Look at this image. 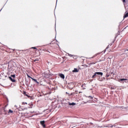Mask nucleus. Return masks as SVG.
Listing matches in <instances>:
<instances>
[{"label": "nucleus", "instance_id": "1", "mask_svg": "<svg viewBox=\"0 0 128 128\" xmlns=\"http://www.w3.org/2000/svg\"><path fill=\"white\" fill-rule=\"evenodd\" d=\"M1 114H8V111L6 110V108H3L1 109Z\"/></svg>", "mask_w": 128, "mask_h": 128}, {"label": "nucleus", "instance_id": "2", "mask_svg": "<svg viewBox=\"0 0 128 128\" xmlns=\"http://www.w3.org/2000/svg\"><path fill=\"white\" fill-rule=\"evenodd\" d=\"M98 74H100V76H102L103 74L102 72H96L94 76H92V78H96L98 76Z\"/></svg>", "mask_w": 128, "mask_h": 128}, {"label": "nucleus", "instance_id": "3", "mask_svg": "<svg viewBox=\"0 0 128 128\" xmlns=\"http://www.w3.org/2000/svg\"><path fill=\"white\" fill-rule=\"evenodd\" d=\"M28 78H31V80H34V82H35L37 83L38 84H40V82H38V80H36V79H34V78L28 76Z\"/></svg>", "mask_w": 128, "mask_h": 128}, {"label": "nucleus", "instance_id": "4", "mask_svg": "<svg viewBox=\"0 0 128 128\" xmlns=\"http://www.w3.org/2000/svg\"><path fill=\"white\" fill-rule=\"evenodd\" d=\"M44 120H42L40 122V124L43 126V128H46V125L44 124Z\"/></svg>", "mask_w": 128, "mask_h": 128}, {"label": "nucleus", "instance_id": "5", "mask_svg": "<svg viewBox=\"0 0 128 128\" xmlns=\"http://www.w3.org/2000/svg\"><path fill=\"white\" fill-rule=\"evenodd\" d=\"M99 54H100V53H97L96 54H94L93 56L90 58H94L98 56H99Z\"/></svg>", "mask_w": 128, "mask_h": 128}, {"label": "nucleus", "instance_id": "6", "mask_svg": "<svg viewBox=\"0 0 128 128\" xmlns=\"http://www.w3.org/2000/svg\"><path fill=\"white\" fill-rule=\"evenodd\" d=\"M9 78L11 80V82H16V80L12 79V77H9Z\"/></svg>", "mask_w": 128, "mask_h": 128}, {"label": "nucleus", "instance_id": "7", "mask_svg": "<svg viewBox=\"0 0 128 128\" xmlns=\"http://www.w3.org/2000/svg\"><path fill=\"white\" fill-rule=\"evenodd\" d=\"M59 76L62 78H64V74H60Z\"/></svg>", "mask_w": 128, "mask_h": 128}, {"label": "nucleus", "instance_id": "8", "mask_svg": "<svg viewBox=\"0 0 128 128\" xmlns=\"http://www.w3.org/2000/svg\"><path fill=\"white\" fill-rule=\"evenodd\" d=\"M128 12H125V14H124V18H128Z\"/></svg>", "mask_w": 128, "mask_h": 128}, {"label": "nucleus", "instance_id": "9", "mask_svg": "<svg viewBox=\"0 0 128 128\" xmlns=\"http://www.w3.org/2000/svg\"><path fill=\"white\" fill-rule=\"evenodd\" d=\"M69 106H76V103L72 102V103H68Z\"/></svg>", "mask_w": 128, "mask_h": 128}, {"label": "nucleus", "instance_id": "10", "mask_svg": "<svg viewBox=\"0 0 128 128\" xmlns=\"http://www.w3.org/2000/svg\"><path fill=\"white\" fill-rule=\"evenodd\" d=\"M74 72H78V68H74V70H73Z\"/></svg>", "mask_w": 128, "mask_h": 128}, {"label": "nucleus", "instance_id": "11", "mask_svg": "<svg viewBox=\"0 0 128 128\" xmlns=\"http://www.w3.org/2000/svg\"><path fill=\"white\" fill-rule=\"evenodd\" d=\"M52 46H55L58 47V44H57V43H52Z\"/></svg>", "mask_w": 128, "mask_h": 128}, {"label": "nucleus", "instance_id": "12", "mask_svg": "<svg viewBox=\"0 0 128 128\" xmlns=\"http://www.w3.org/2000/svg\"><path fill=\"white\" fill-rule=\"evenodd\" d=\"M12 112H14L13 110H9L8 112V114H12Z\"/></svg>", "mask_w": 128, "mask_h": 128}, {"label": "nucleus", "instance_id": "13", "mask_svg": "<svg viewBox=\"0 0 128 128\" xmlns=\"http://www.w3.org/2000/svg\"><path fill=\"white\" fill-rule=\"evenodd\" d=\"M128 78H122L120 79V80L121 82H122V80H128Z\"/></svg>", "mask_w": 128, "mask_h": 128}, {"label": "nucleus", "instance_id": "14", "mask_svg": "<svg viewBox=\"0 0 128 128\" xmlns=\"http://www.w3.org/2000/svg\"><path fill=\"white\" fill-rule=\"evenodd\" d=\"M12 78H16V75L15 74H13V75H11Z\"/></svg>", "mask_w": 128, "mask_h": 128}, {"label": "nucleus", "instance_id": "15", "mask_svg": "<svg viewBox=\"0 0 128 128\" xmlns=\"http://www.w3.org/2000/svg\"><path fill=\"white\" fill-rule=\"evenodd\" d=\"M44 52H49L50 54V52H52V51H48V50H44Z\"/></svg>", "mask_w": 128, "mask_h": 128}, {"label": "nucleus", "instance_id": "16", "mask_svg": "<svg viewBox=\"0 0 128 128\" xmlns=\"http://www.w3.org/2000/svg\"><path fill=\"white\" fill-rule=\"evenodd\" d=\"M22 104H28V103H26V102H22Z\"/></svg>", "mask_w": 128, "mask_h": 128}, {"label": "nucleus", "instance_id": "17", "mask_svg": "<svg viewBox=\"0 0 128 128\" xmlns=\"http://www.w3.org/2000/svg\"><path fill=\"white\" fill-rule=\"evenodd\" d=\"M90 64H96V62H91Z\"/></svg>", "mask_w": 128, "mask_h": 128}, {"label": "nucleus", "instance_id": "18", "mask_svg": "<svg viewBox=\"0 0 128 128\" xmlns=\"http://www.w3.org/2000/svg\"><path fill=\"white\" fill-rule=\"evenodd\" d=\"M106 76L107 78H108V76H110V74H106Z\"/></svg>", "mask_w": 128, "mask_h": 128}, {"label": "nucleus", "instance_id": "19", "mask_svg": "<svg viewBox=\"0 0 128 128\" xmlns=\"http://www.w3.org/2000/svg\"><path fill=\"white\" fill-rule=\"evenodd\" d=\"M32 48H34V50H36V47H32Z\"/></svg>", "mask_w": 128, "mask_h": 128}, {"label": "nucleus", "instance_id": "20", "mask_svg": "<svg viewBox=\"0 0 128 128\" xmlns=\"http://www.w3.org/2000/svg\"><path fill=\"white\" fill-rule=\"evenodd\" d=\"M89 98H90L91 100H92L93 98L92 96H89Z\"/></svg>", "mask_w": 128, "mask_h": 128}, {"label": "nucleus", "instance_id": "21", "mask_svg": "<svg viewBox=\"0 0 128 128\" xmlns=\"http://www.w3.org/2000/svg\"><path fill=\"white\" fill-rule=\"evenodd\" d=\"M123 2H126V0H122Z\"/></svg>", "mask_w": 128, "mask_h": 128}, {"label": "nucleus", "instance_id": "22", "mask_svg": "<svg viewBox=\"0 0 128 128\" xmlns=\"http://www.w3.org/2000/svg\"><path fill=\"white\" fill-rule=\"evenodd\" d=\"M79 92V94H82V92Z\"/></svg>", "mask_w": 128, "mask_h": 128}, {"label": "nucleus", "instance_id": "23", "mask_svg": "<svg viewBox=\"0 0 128 128\" xmlns=\"http://www.w3.org/2000/svg\"><path fill=\"white\" fill-rule=\"evenodd\" d=\"M110 48V45L108 46L107 48Z\"/></svg>", "mask_w": 128, "mask_h": 128}, {"label": "nucleus", "instance_id": "24", "mask_svg": "<svg viewBox=\"0 0 128 128\" xmlns=\"http://www.w3.org/2000/svg\"><path fill=\"white\" fill-rule=\"evenodd\" d=\"M75 92H76V94H78V91H77V90H76Z\"/></svg>", "mask_w": 128, "mask_h": 128}, {"label": "nucleus", "instance_id": "25", "mask_svg": "<svg viewBox=\"0 0 128 128\" xmlns=\"http://www.w3.org/2000/svg\"><path fill=\"white\" fill-rule=\"evenodd\" d=\"M26 96H28V98H30V96H28V95L26 94Z\"/></svg>", "mask_w": 128, "mask_h": 128}, {"label": "nucleus", "instance_id": "26", "mask_svg": "<svg viewBox=\"0 0 128 128\" xmlns=\"http://www.w3.org/2000/svg\"><path fill=\"white\" fill-rule=\"evenodd\" d=\"M126 50H124V52H126Z\"/></svg>", "mask_w": 128, "mask_h": 128}, {"label": "nucleus", "instance_id": "27", "mask_svg": "<svg viewBox=\"0 0 128 128\" xmlns=\"http://www.w3.org/2000/svg\"><path fill=\"white\" fill-rule=\"evenodd\" d=\"M72 93L70 94V96H72Z\"/></svg>", "mask_w": 128, "mask_h": 128}, {"label": "nucleus", "instance_id": "28", "mask_svg": "<svg viewBox=\"0 0 128 128\" xmlns=\"http://www.w3.org/2000/svg\"><path fill=\"white\" fill-rule=\"evenodd\" d=\"M112 126H110V128H112Z\"/></svg>", "mask_w": 128, "mask_h": 128}, {"label": "nucleus", "instance_id": "29", "mask_svg": "<svg viewBox=\"0 0 128 128\" xmlns=\"http://www.w3.org/2000/svg\"><path fill=\"white\" fill-rule=\"evenodd\" d=\"M36 60H34V62H36Z\"/></svg>", "mask_w": 128, "mask_h": 128}]
</instances>
